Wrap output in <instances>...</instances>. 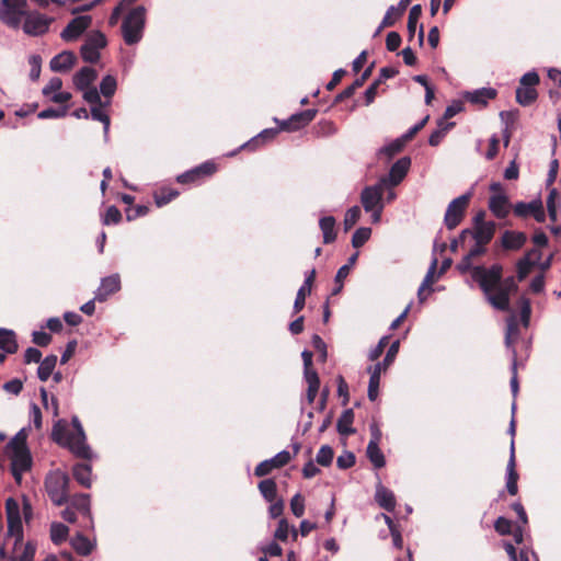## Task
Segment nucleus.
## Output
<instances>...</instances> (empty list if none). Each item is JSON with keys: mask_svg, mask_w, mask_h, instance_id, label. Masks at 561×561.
Listing matches in <instances>:
<instances>
[{"mask_svg": "<svg viewBox=\"0 0 561 561\" xmlns=\"http://www.w3.org/2000/svg\"><path fill=\"white\" fill-rule=\"evenodd\" d=\"M12 541V549L9 550L8 560L10 561H33L35 554V547L31 542H23V534L18 540L16 535L7 533L5 546Z\"/></svg>", "mask_w": 561, "mask_h": 561, "instance_id": "nucleus-6", "label": "nucleus"}, {"mask_svg": "<svg viewBox=\"0 0 561 561\" xmlns=\"http://www.w3.org/2000/svg\"><path fill=\"white\" fill-rule=\"evenodd\" d=\"M68 484L69 477L59 470L46 477L45 489L56 506H61L68 502Z\"/></svg>", "mask_w": 561, "mask_h": 561, "instance_id": "nucleus-3", "label": "nucleus"}, {"mask_svg": "<svg viewBox=\"0 0 561 561\" xmlns=\"http://www.w3.org/2000/svg\"><path fill=\"white\" fill-rule=\"evenodd\" d=\"M546 204L550 220L557 221L558 213L561 209V195L556 187H550Z\"/></svg>", "mask_w": 561, "mask_h": 561, "instance_id": "nucleus-30", "label": "nucleus"}, {"mask_svg": "<svg viewBox=\"0 0 561 561\" xmlns=\"http://www.w3.org/2000/svg\"><path fill=\"white\" fill-rule=\"evenodd\" d=\"M261 550H262V552L265 556L264 557H260L259 561H268L267 560V556L279 557L283 553L282 547L277 542H275V541L270 542L268 545L262 547Z\"/></svg>", "mask_w": 561, "mask_h": 561, "instance_id": "nucleus-60", "label": "nucleus"}, {"mask_svg": "<svg viewBox=\"0 0 561 561\" xmlns=\"http://www.w3.org/2000/svg\"><path fill=\"white\" fill-rule=\"evenodd\" d=\"M5 513L8 519V529L10 535H16L18 539L22 535V520L20 513V505L16 500L9 497L5 501Z\"/></svg>", "mask_w": 561, "mask_h": 561, "instance_id": "nucleus-15", "label": "nucleus"}, {"mask_svg": "<svg viewBox=\"0 0 561 561\" xmlns=\"http://www.w3.org/2000/svg\"><path fill=\"white\" fill-rule=\"evenodd\" d=\"M366 454L375 468L380 469L385 467L386 459L381 449L379 448V444L368 443Z\"/></svg>", "mask_w": 561, "mask_h": 561, "instance_id": "nucleus-42", "label": "nucleus"}, {"mask_svg": "<svg viewBox=\"0 0 561 561\" xmlns=\"http://www.w3.org/2000/svg\"><path fill=\"white\" fill-rule=\"evenodd\" d=\"M386 187L378 181L375 185L366 186L360 193V203L365 211L385 207L383 192Z\"/></svg>", "mask_w": 561, "mask_h": 561, "instance_id": "nucleus-10", "label": "nucleus"}, {"mask_svg": "<svg viewBox=\"0 0 561 561\" xmlns=\"http://www.w3.org/2000/svg\"><path fill=\"white\" fill-rule=\"evenodd\" d=\"M334 451L331 446L323 445L319 449L316 456V461L323 467H328L332 463Z\"/></svg>", "mask_w": 561, "mask_h": 561, "instance_id": "nucleus-51", "label": "nucleus"}, {"mask_svg": "<svg viewBox=\"0 0 561 561\" xmlns=\"http://www.w3.org/2000/svg\"><path fill=\"white\" fill-rule=\"evenodd\" d=\"M259 490L262 496L270 503L274 502L277 496V485L273 479H264L259 483Z\"/></svg>", "mask_w": 561, "mask_h": 561, "instance_id": "nucleus-44", "label": "nucleus"}, {"mask_svg": "<svg viewBox=\"0 0 561 561\" xmlns=\"http://www.w3.org/2000/svg\"><path fill=\"white\" fill-rule=\"evenodd\" d=\"M98 73L96 71L91 67H83L81 68L75 76H73V84L75 87L83 91L87 88H90L91 83L96 79Z\"/></svg>", "mask_w": 561, "mask_h": 561, "instance_id": "nucleus-27", "label": "nucleus"}, {"mask_svg": "<svg viewBox=\"0 0 561 561\" xmlns=\"http://www.w3.org/2000/svg\"><path fill=\"white\" fill-rule=\"evenodd\" d=\"M71 504L73 507H76L79 512H81L85 517L89 519L92 518L91 516V507H90V495L85 493H81L78 495H75Z\"/></svg>", "mask_w": 561, "mask_h": 561, "instance_id": "nucleus-45", "label": "nucleus"}, {"mask_svg": "<svg viewBox=\"0 0 561 561\" xmlns=\"http://www.w3.org/2000/svg\"><path fill=\"white\" fill-rule=\"evenodd\" d=\"M8 448H10L12 453L30 450L26 446V434L24 430H21L15 434V436L9 442Z\"/></svg>", "mask_w": 561, "mask_h": 561, "instance_id": "nucleus-52", "label": "nucleus"}, {"mask_svg": "<svg viewBox=\"0 0 561 561\" xmlns=\"http://www.w3.org/2000/svg\"><path fill=\"white\" fill-rule=\"evenodd\" d=\"M289 536L296 540L298 536V529H296L294 526H290L286 518H280L274 533V538L280 541H287Z\"/></svg>", "mask_w": 561, "mask_h": 561, "instance_id": "nucleus-35", "label": "nucleus"}, {"mask_svg": "<svg viewBox=\"0 0 561 561\" xmlns=\"http://www.w3.org/2000/svg\"><path fill=\"white\" fill-rule=\"evenodd\" d=\"M527 241V236L520 231L506 230L501 238V244L505 250H518Z\"/></svg>", "mask_w": 561, "mask_h": 561, "instance_id": "nucleus-24", "label": "nucleus"}, {"mask_svg": "<svg viewBox=\"0 0 561 561\" xmlns=\"http://www.w3.org/2000/svg\"><path fill=\"white\" fill-rule=\"evenodd\" d=\"M354 463H355V456L352 451H344L336 459V466L343 470L353 467Z\"/></svg>", "mask_w": 561, "mask_h": 561, "instance_id": "nucleus-64", "label": "nucleus"}, {"mask_svg": "<svg viewBox=\"0 0 561 561\" xmlns=\"http://www.w3.org/2000/svg\"><path fill=\"white\" fill-rule=\"evenodd\" d=\"M515 466V445L514 439H512L510 448V459L506 466V489L511 495H516L518 491V474L516 472Z\"/></svg>", "mask_w": 561, "mask_h": 561, "instance_id": "nucleus-20", "label": "nucleus"}, {"mask_svg": "<svg viewBox=\"0 0 561 561\" xmlns=\"http://www.w3.org/2000/svg\"><path fill=\"white\" fill-rule=\"evenodd\" d=\"M437 259L436 257H433L432 262H431V265L426 272V275L422 282V284L420 285L419 287V290H417V297L420 299V301H424L426 296L423 295L424 290L425 289H431V285L434 283L435 280V273H436V268H437Z\"/></svg>", "mask_w": 561, "mask_h": 561, "instance_id": "nucleus-37", "label": "nucleus"}, {"mask_svg": "<svg viewBox=\"0 0 561 561\" xmlns=\"http://www.w3.org/2000/svg\"><path fill=\"white\" fill-rule=\"evenodd\" d=\"M354 422V412L352 409L343 411L336 423V430L341 435L348 436L355 433V428L352 426Z\"/></svg>", "mask_w": 561, "mask_h": 561, "instance_id": "nucleus-34", "label": "nucleus"}, {"mask_svg": "<svg viewBox=\"0 0 561 561\" xmlns=\"http://www.w3.org/2000/svg\"><path fill=\"white\" fill-rule=\"evenodd\" d=\"M514 214L518 217H527L531 215L538 222H543L546 220V213L540 198L533 199L529 203H516L514 206Z\"/></svg>", "mask_w": 561, "mask_h": 561, "instance_id": "nucleus-14", "label": "nucleus"}, {"mask_svg": "<svg viewBox=\"0 0 561 561\" xmlns=\"http://www.w3.org/2000/svg\"><path fill=\"white\" fill-rule=\"evenodd\" d=\"M81 57L84 61L94 64L100 59V51L84 43L80 49Z\"/></svg>", "mask_w": 561, "mask_h": 561, "instance_id": "nucleus-58", "label": "nucleus"}, {"mask_svg": "<svg viewBox=\"0 0 561 561\" xmlns=\"http://www.w3.org/2000/svg\"><path fill=\"white\" fill-rule=\"evenodd\" d=\"M538 96L535 88L520 85L516 90V101L523 105H530Z\"/></svg>", "mask_w": 561, "mask_h": 561, "instance_id": "nucleus-43", "label": "nucleus"}, {"mask_svg": "<svg viewBox=\"0 0 561 561\" xmlns=\"http://www.w3.org/2000/svg\"><path fill=\"white\" fill-rule=\"evenodd\" d=\"M146 23V9L138 5L124 19L122 35L127 45H134L141 41Z\"/></svg>", "mask_w": 561, "mask_h": 561, "instance_id": "nucleus-2", "label": "nucleus"}, {"mask_svg": "<svg viewBox=\"0 0 561 561\" xmlns=\"http://www.w3.org/2000/svg\"><path fill=\"white\" fill-rule=\"evenodd\" d=\"M399 347H400L399 340L392 342L386 353L385 358L381 362H378L377 364L369 366L367 368V371H374L381 376V374L385 373L394 362V359L398 355V352H399Z\"/></svg>", "mask_w": 561, "mask_h": 561, "instance_id": "nucleus-23", "label": "nucleus"}, {"mask_svg": "<svg viewBox=\"0 0 561 561\" xmlns=\"http://www.w3.org/2000/svg\"><path fill=\"white\" fill-rule=\"evenodd\" d=\"M116 88H117L116 79L111 75H106L101 80L100 93L105 98H112L115 94Z\"/></svg>", "mask_w": 561, "mask_h": 561, "instance_id": "nucleus-48", "label": "nucleus"}, {"mask_svg": "<svg viewBox=\"0 0 561 561\" xmlns=\"http://www.w3.org/2000/svg\"><path fill=\"white\" fill-rule=\"evenodd\" d=\"M85 43L100 51V49L106 46L107 41L102 32L95 31L88 36Z\"/></svg>", "mask_w": 561, "mask_h": 561, "instance_id": "nucleus-57", "label": "nucleus"}, {"mask_svg": "<svg viewBox=\"0 0 561 561\" xmlns=\"http://www.w3.org/2000/svg\"><path fill=\"white\" fill-rule=\"evenodd\" d=\"M471 193H466L453 199L445 213L444 222L449 230L455 229L463 219Z\"/></svg>", "mask_w": 561, "mask_h": 561, "instance_id": "nucleus-5", "label": "nucleus"}, {"mask_svg": "<svg viewBox=\"0 0 561 561\" xmlns=\"http://www.w3.org/2000/svg\"><path fill=\"white\" fill-rule=\"evenodd\" d=\"M291 459L290 453L287 450H282L276 454L274 457L261 461L254 469V474L256 477H265L273 469L282 468L287 465Z\"/></svg>", "mask_w": 561, "mask_h": 561, "instance_id": "nucleus-16", "label": "nucleus"}, {"mask_svg": "<svg viewBox=\"0 0 561 561\" xmlns=\"http://www.w3.org/2000/svg\"><path fill=\"white\" fill-rule=\"evenodd\" d=\"M422 14V7L420 4H415L410 9L409 18H408V34L409 39L411 41L416 33L417 23Z\"/></svg>", "mask_w": 561, "mask_h": 561, "instance_id": "nucleus-46", "label": "nucleus"}, {"mask_svg": "<svg viewBox=\"0 0 561 561\" xmlns=\"http://www.w3.org/2000/svg\"><path fill=\"white\" fill-rule=\"evenodd\" d=\"M57 363V356L56 355H48L43 360L41 359L39 366L37 369V376L42 381H46L50 375L53 374V370Z\"/></svg>", "mask_w": 561, "mask_h": 561, "instance_id": "nucleus-41", "label": "nucleus"}, {"mask_svg": "<svg viewBox=\"0 0 561 561\" xmlns=\"http://www.w3.org/2000/svg\"><path fill=\"white\" fill-rule=\"evenodd\" d=\"M407 142L401 137L390 141L389 144L382 146L378 151V157H386L388 160H390L392 157H394L397 153H399L404 145Z\"/></svg>", "mask_w": 561, "mask_h": 561, "instance_id": "nucleus-40", "label": "nucleus"}, {"mask_svg": "<svg viewBox=\"0 0 561 561\" xmlns=\"http://www.w3.org/2000/svg\"><path fill=\"white\" fill-rule=\"evenodd\" d=\"M179 195L175 190H162L154 194V203L158 207H162L173 201Z\"/></svg>", "mask_w": 561, "mask_h": 561, "instance_id": "nucleus-55", "label": "nucleus"}, {"mask_svg": "<svg viewBox=\"0 0 561 561\" xmlns=\"http://www.w3.org/2000/svg\"><path fill=\"white\" fill-rule=\"evenodd\" d=\"M0 348L7 354L18 351L15 334L12 330L0 329Z\"/></svg>", "mask_w": 561, "mask_h": 561, "instance_id": "nucleus-36", "label": "nucleus"}, {"mask_svg": "<svg viewBox=\"0 0 561 561\" xmlns=\"http://www.w3.org/2000/svg\"><path fill=\"white\" fill-rule=\"evenodd\" d=\"M92 18L90 15H79L72 19L60 33V37L66 42H71L90 27Z\"/></svg>", "mask_w": 561, "mask_h": 561, "instance_id": "nucleus-13", "label": "nucleus"}, {"mask_svg": "<svg viewBox=\"0 0 561 561\" xmlns=\"http://www.w3.org/2000/svg\"><path fill=\"white\" fill-rule=\"evenodd\" d=\"M71 424L75 428V433H71L70 450L80 458L90 459L92 456L91 449L87 444V437L78 416L71 419Z\"/></svg>", "mask_w": 561, "mask_h": 561, "instance_id": "nucleus-8", "label": "nucleus"}, {"mask_svg": "<svg viewBox=\"0 0 561 561\" xmlns=\"http://www.w3.org/2000/svg\"><path fill=\"white\" fill-rule=\"evenodd\" d=\"M411 165V159L409 157H402L397 160L390 168L387 175L381 176L378 181L386 188L394 187L399 185L407 176Z\"/></svg>", "mask_w": 561, "mask_h": 561, "instance_id": "nucleus-9", "label": "nucleus"}, {"mask_svg": "<svg viewBox=\"0 0 561 561\" xmlns=\"http://www.w3.org/2000/svg\"><path fill=\"white\" fill-rule=\"evenodd\" d=\"M31 66L30 78L33 81L38 80L42 70V58L38 55H32L28 59Z\"/></svg>", "mask_w": 561, "mask_h": 561, "instance_id": "nucleus-61", "label": "nucleus"}, {"mask_svg": "<svg viewBox=\"0 0 561 561\" xmlns=\"http://www.w3.org/2000/svg\"><path fill=\"white\" fill-rule=\"evenodd\" d=\"M375 500L380 507L388 512H392L396 507V497L393 492L385 488L381 483L376 486Z\"/></svg>", "mask_w": 561, "mask_h": 561, "instance_id": "nucleus-26", "label": "nucleus"}, {"mask_svg": "<svg viewBox=\"0 0 561 561\" xmlns=\"http://www.w3.org/2000/svg\"><path fill=\"white\" fill-rule=\"evenodd\" d=\"M277 133L278 129L276 128H266L249 141L241 145L240 149L255 150L265 141L273 139Z\"/></svg>", "mask_w": 561, "mask_h": 561, "instance_id": "nucleus-29", "label": "nucleus"}, {"mask_svg": "<svg viewBox=\"0 0 561 561\" xmlns=\"http://www.w3.org/2000/svg\"><path fill=\"white\" fill-rule=\"evenodd\" d=\"M51 19L38 12L25 14L23 31L32 36H39L48 31Z\"/></svg>", "mask_w": 561, "mask_h": 561, "instance_id": "nucleus-12", "label": "nucleus"}, {"mask_svg": "<svg viewBox=\"0 0 561 561\" xmlns=\"http://www.w3.org/2000/svg\"><path fill=\"white\" fill-rule=\"evenodd\" d=\"M335 225L336 221L333 216H325L319 220V226L323 234V242L325 244L332 243L336 239Z\"/></svg>", "mask_w": 561, "mask_h": 561, "instance_id": "nucleus-33", "label": "nucleus"}, {"mask_svg": "<svg viewBox=\"0 0 561 561\" xmlns=\"http://www.w3.org/2000/svg\"><path fill=\"white\" fill-rule=\"evenodd\" d=\"M105 106L106 105L92 106L90 115H91L92 119L99 121L103 124L104 140H105V142H107L111 119H110V116L103 111V107H105Z\"/></svg>", "mask_w": 561, "mask_h": 561, "instance_id": "nucleus-38", "label": "nucleus"}, {"mask_svg": "<svg viewBox=\"0 0 561 561\" xmlns=\"http://www.w3.org/2000/svg\"><path fill=\"white\" fill-rule=\"evenodd\" d=\"M76 59V55L72 51L64 50L53 57L49 67L55 72H66L73 67Z\"/></svg>", "mask_w": 561, "mask_h": 561, "instance_id": "nucleus-22", "label": "nucleus"}, {"mask_svg": "<svg viewBox=\"0 0 561 561\" xmlns=\"http://www.w3.org/2000/svg\"><path fill=\"white\" fill-rule=\"evenodd\" d=\"M83 92V99L90 103L92 106L96 105H110V101L102 102L100 96V91H98L95 88H87Z\"/></svg>", "mask_w": 561, "mask_h": 561, "instance_id": "nucleus-56", "label": "nucleus"}, {"mask_svg": "<svg viewBox=\"0 0 561 561\" xmlns=\"http://www.w3.org/2000/svg\"><path fill=\"white\" fill-rule=\"evenodd\" d=\"M72 474L77 482L84 488H91L92 484V468L88 463H77L72 468Z\"/></svg>", "mask_w": 561, "mask_h": 561, "instance_id": "nucleus-32", "label": "nucleus"}, {"mask_svg": "<svg viewBox=\"0 0 561 561\" xmlns=\"http://www.w3.org/2000/svg\"><path fill=\"white\" fill-rule=\"evenodd\" d=\"M11 459V473L16 483L22 482V477L32 468V456L30 450L14 451L10 456Z\"/></svg>", "mask_w": 561, "mask_h": 561, "instance_id": "nucleus-11", "label": "nucleus"}, {"mask_svg": "<svg viewBox=\"0 0 561 561\" xmlns=\"http://www.w3.org/2000/svg\"><path fill=\"white\" fill-rule=\"evenodd\" d=\"M518 305L520 308V322L524 328L529 327L530 316H531V305L530 300L527 297H520L518 300Z\"/></svg>", "mask_w": 561, "mask_h": 561, "instance_id": "nucleus-50", "label": "nucleus"}, {"mask_svg": "<svg viewBox=\"0 0 561 561\" xmlns=\"http://www.w3.org/2000/svg\"><path fill=\"white\" fill-rule=\"evenodd\" d=\"M316 110H305L293 114L288 119L279 123V129L286 131L298 130L308 125L316 116Z\"/></svg>", "mask_w": 561, "mask_h": 561, "instance_id": "nucleus-17", "label": "nucleus"}, {"mask_svg": "<svg viewBox=\"0 0 561 561\" xmlns=\"http://www.w3.org/2000/svg\"><path fill=\"white\" fill-rule=\"evenodd\" d=\"M70 543L80 556H89L94 548V545L81 533H78Z\"/></svg>", "mask_w": 561, "mask_h": 561, "instance_id": "nucleus-39", "label": "nucleus"}, {"mask_svg": "<svg viewBox=\"0 0 561 561\" xmlns=\"http://www.w3.org/2000/svg\"><path fill=\"white\" fill-rule=\"evenodd\" d=\"M520 332L517 321V316L515 313H512L506 319V331H505V339L504 343L507 350L512 353V358H517L516 348L514 344L519 339Z\"/></svg>", "mask_w": 561, "mask_h": 561, "instance_id": "nucleus-19", "label": "nucleus"}, {"mask_svg": "<svg viewBox=\"0 0 561 561\" xmlns=\"http://www.w3.org/2000/svg\"><path fill=\"white\" fill-rule=\"evenodd\" d=\"M467 100L473 104L485 105L490 100L496 96V90L493 88H481L467 93Z\"/></svg>", "mask_w": 561, "mask_h": 561, "instance_id": "nucleus-31", "label": "nucleus"}, {"mask_svg": "<svg viewBox=\"0 0 561 561\" xmlns=\"http://www.w3.org/2000/svg\"><path fill=\"white\" fill-rule=\"evenodd\" d=\"M121 289V277L118 274H112L101 279L99 288L94 293V299L102 302L107 297Z\"/></svg>", "mask_w": 561, "mask_h": 561, "instance_id": "nucleus-18", "label": "nucleus"}, {"mask_svg": "<svg viewBox=\"0 0 561 561\" xmlns=\"http://www.w3.org/2000/svg\"><path fill=\"white\" fill-rule=\"evenodd\" d=\"M494 232L495 224L493 221H488L479 222L476 226L474 231H471V233H469L468 236H471L474 239V241L488 244L492 240Z\"/></svg>", "mask_w": 561, "mask_h": 561, "instance_id": "nucleus-25", "label": "nucleus"}, {"mask_svg": "<svg viewBox=\"0 0 561 561\" xmlns=\"http://www.w3.org/2000/svg\"><path fill=\"white\" fill-rule=\"evenodd\" d=\"M69 534V528L65 524L61 523H53L50 526V538L51 541L56 545L61 543L66 540Z\"/></svg>", "mask_w": 561, "mask_h": 561, "instance_id": "nucleus-47", "label": "nucleus"}, {"mask_svg": "<svg viewBox=\"0 0 561 561\" xmlns=\"http://www.w3.org/2000/svg\"><path fill=\"white\" fill-rule=\"evenodd\" d=\"M369 382L367 396L370 401H375L379 394L380 375L374 371H368Z\"/></svg>", "mask_w": 561, "mask_h": 561, "instance_id": "nucleus-53", "label": "nucleus"}, {"mask_svg": "<svg viewBox=\"0 0 561 561\" xmlns=\"http://www.w3.org/2000/svg\"><path fill=\"white\" fill-rule=\"evenodd\" d=\"M388 342H389V336L388 335L382 336L379 340V342L377 343V345L369 351L368 359L371 362L378 359L381 356L385 347L388 345Z\"/></svg>", "mask_w": 561, "mask_h": 561, "instance_id": "nucleus-62", "label": "nucleus"}, {"mask_svg": "<svg viewBox=\"0 0 561 561\" xmlns=\"http://www.w3.org/2000/svg\"><path fill=\"white\" fill-rule=\"evenodd\" d=\"M533 266L534 265L531 264V262L526 256L520 259L517 262V266H516L517 267V278H518V280L525 279L527 277V275L530 273Z\"/></svg>", "mask_w": 561, "mask_h": 561, "instance_id": "nucleus-63", "label": "nucleus"}, {"mask_svg": "<svg viewBox=\"0 0 561 561\" xmlns=\"http://www.w3.org/2000/svg\"><path fill=\"white\" fill-rule=\"evenodd\" d=\"M290 510L296 517H301L305 513V499L300 493H296L290 500Z\"/></svg>", "mask_w": 561, "mask_h": 561, "instance_id": "nucleus-59", "label": "nucleus"}, {"mask_svg": "<svg viewBox=\"0 0 561 561\" xmlns=\"http://www.w3.org/2000/svg\"><path fill=\"white\" fill-rule=\"evenodd\" d=\"M51 438L57 444L68 447L70 449L71 433L68 432L67 423L64 420H58L51 431Z\"/></svg>", "mask_w": 561, "mask_h": 561, "instance_id": "nucleus-28", "label": "nucleus"}, {"mask_svg": "<svg viewBox=\"0 0 561 561\" xmlns=\"http://www.w3.org/2000/svg\"><path fill=\"white\" fill-rule=\"evenodd\" d=\"M360 214L362 211L359 206H353L346 210L343 221L345 231L353 228V226L358 221Z\"/></svg>", "mask_w": 561, "mask_h": 561, "instance_id": "nucleus-54", "label": "nucleus"}, {"mask_svg": "<svg viewBox=\"0 0 561 561\" xmlns=\"http://www.w3.org/2000/svg\"><path fill=\"white\" fill-rule=\"evenodd\" d=\"M502 272L503 268L500 264H493L490 267L478 265L472 268L471 277L479 284L489 304L490 298L495 296Z\"/></svg>", "mask_w": 561, "mask_h": 561, "instance_id": "nucleus-1", "label": "nucleus"}, {"mask_svg": "<svg viewBox=\"0 0 561 561\" xmlns=\"http://www.w3.org/2000/svg\"><path fill=\"white\" fill-rule=\"evenodd\" d=\"M371 229L368 227L358 228L352 237V245L354 248L363 247L370 238Z\"/></svg>", "mask_w": 561, "mask_h": 561, "instance_id": "nucleus-49", "label": "nucleus"}, {"mask_svg": "<svg viewBox=\"0 0 561 561\" xmlns=\"http://www.w3.org/2000/svg\"><path fill=\"white\" fill-rule=\"evenodd\" d=\"M517 284L513 276L503 279L501 277L495 296L490 298V305L501 311H510V296L517 290Z\"/></svg>", "mask_w": 561, "mask_h": 561, "instance_id": "nucleus-7", "label": "nucleus"}, {"mask_svg": "<svg viewBox=\"0 0 561 561\" xmlns=\"http://www.w3.org/2000/svg\"><path fill=\"white\" fill-rule=\"evenodd\" d=\"M26 0H2L0 20L8 26L18 28L25 12Z\"/></svg>", "mask_w": 561, "mask_h": 561, "instance_id": "nucleus-4", "label": "nucleus"}, {"mask_svg": "<svg viewBox=\"0 0 561 561\" xmlns=\"http://www.w3.org/2000/svg\"><path fill=\"white\" fill-rule=\"evenodd\" d=\"M510 201L505 194H493L489 198V209L496 218H505L510 214Z\"/></svg>", "mask_w": 561, "mask_h": 561, "instance_id": "nucleus-21", "label": "nucleus"}]
</instances>
